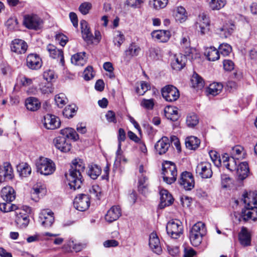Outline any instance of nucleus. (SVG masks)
<instances>
[{"mask_svg":"<svg viewBox=\"0 0 257 257\" xmlns=\"http://www.w3.org/2000/svg\"><path fill=\"white\" fill-rule=\"evenodd\" d=\"M192 87L197 89H201L204 85L203 79L197 73H194L191 79Z\"/></svg>","mask_w":257,"mask_h":257,"instance_id":"58836bf2","label":"nucleus"},{"mask_svg":"<svg viewBox=\"0 0 257 257\" xmlns=\"http://www.w3.org/2000/svg\"><path fill=\"white\" fill-rule=\"evenodd\" d=\"M36 165L37 171L45 176L52 174L56 170L54 162L47 158L40 157Z\"/></svg>","mask_w":257,"mask_h":257,"instance_id":"7ed1b4c3","label":"nucleus"},{"mask_svg":"<svg viewBox=\"0 0 257 257\" xmlns=\"http://www.w3.org/2000/svg\"><path fill=\"white\" fill-rule=\"evenodd\" d=\"M141 105L147 109H152L154 106V100L153 99H143L141 103Z\"/></svg>","mask_w":257,"mask_h":257,"instance_id":"0e129e2a","label":"nucleus"},{"mask_svg":"<svg viewBox=\"0 0 257 257\" xmlns=\"http://www.w3.org/2000/svg\"><path fill=\"white\" fill-rule=\"evenodd\" d=\"M90 198L88 195L80 194L75 198L73 201L74 207L80 211L86 210L90 206Z\"/></svg>","mask_w":257,"mask_h":257,"instance_id":"1a4fd4ad","label":"nucleus"},{"mask_svg":"<svg viewBox=\"0 0 257 257\" xmlns=\"http://www.w3.org/2000/svg\"><path fill=\"white\" fill-rule=\"evenodd\" d=\"M160 193L161 197L159 206L161 208H164L173 203L174 199L172 195L167 190H162Z\"/></svg>","mask_w":257,"mask_h":257,"instance_id":"393cba45","label":"nucleus"},{"mask_svg":"<svg viewBox=\"0 0 257 257\" xmlns=\"http://www.w3.org/2000/svg\"><path fill=\"white\" fill-rule=\"evenodd\" d=\"M241 201L244 204L245 209H248L257 205V193L245 192L242 195Z\"/></svg>","mask_w":257,"mask_h":257,"instance_id":"4468645a","label":"nucleus"},{"mask_svg":"<svg viewBox=\"0 0 257 257\" xmlns=\"http://www.w3.org/2000/svg\"><path fill=\"white\" fill-rule=\"evenodd\" d=\"M148 177L147 175L143 174L139 176L138 190L142 194L146 195L148 192Z\"/></svg>","mask_w":257,"mask_h":257,"instance_id":"7c9ffc66","label":"nucleus"},{"mask_svg":"<svg viewBox=\"0 0 257 257\" xmlns=\"http://www.w3.org/2000/svg\"><path fill=\"white\" fill-rule=\"evenodd\" d=\"M53 143L56 148L63 152L69 151L71 148L70 143L65 137H57L54 140Z\"/></svg>","mask_w":257,"mask_h":257,"instance_id":"412c9836","label":"nucleus"},{"mask_svg":"<svg viewBox=\"0 0 257 257\" xmlns=\"http://www.w3.org/2000/svg\"><path fill=\"white\" fill-rule=\"evenodd\" d=\"M42 24L43 20L36 14H28L24 16L23 25L29 29L39 30Z\"/></svg>","mask_w":257,"mask_h":257,"instance_id":"0eeeda50","label":"nucleus"},{"mask_svg":"<svg viewBox=\"0 0 257 257\" xmlns=\"http://www.w3.org/2000/svg\"><path fill=\"white\" fill-rule=\"evenodd\" d=\"M236 170L239 178L241 180H243L247 176L249 173L247 163L246 162L240 163L237 167Z\"/></svg>","mask_w":257,"mask_h":257,"instance_id":"72a5a7b5","label":"nucleus"},{"mask_svg":"<svg viewBox=\"0 0 257 257\" xmlns=\"http://www.w3.org/2000/svg\"><path fill=\"white\" fill-rule=\"evenodd\" d=\"M124 41V36L119 31H117L113 38V43L117 47H120Z\"/></svg>","mask_w":257,"mask_h":257,"instance_id":"13d9d810","label":"nucleus"},{"mask_svg":"<svg viewBox=\"0 0 257 257\" xmlns=\"http://www.w3.org/2000/svg\"><path fill=\"white\" fill-rule=\"evenodd\" d=\"M152 36L153 38L160 42H167L171 36L170 32L167 30H158L152 32Z\"/></svg>","mask_w":257,"mask_h":257,"instance_id":"c756f323","label":"nucleus"},{"mask_svg":"<svg viewBox=\"0 0 257 257\" xmlns=\"http://www.w3.org/2000/svg\"><path fill=\"white\" fill-rule=\"evenodd\" d=\"M153 7L156 10H160L166 7L168 0H153Z\"/></svg>","mask_w":257,"mask_h":257,"instance_id":"680f3d73","label":"nucleus"},{"mask_svg":"<svg viewBox=\"0 0 257 257\" xmlns=\"http://www.w3.org/2000/svg\"><path fill=\"white\" fill-rule=\"evenodd\" d=\"M1 197L7 202H12L16 197L14 189L11 186H6L1 190Z\"/></svg>","mask_w":257,"mask_h":257,"instance_id":"c85d7f7f","label":"nucleus"},{"mask_svg":"<svg viewBox=\"0 0 257 257\" xmlns=\"http://www.w3.org/2000/svg\"><path fill=\"white\" fill-rule=\"evenodd\" d=\"M7 202V203H2L0 204V210L4 212H8L11 211H16L19 208L15 205Z\"/></svg>","mask_w":257,"mask_h":257,"instance_id":"864d4df0","label":"nucleus"},{"mask_svg":"<svg viewBox=\"0 0 257 257\" xmlns=\"http://www.w3.org/2000/svg\"><path fill=\"white\" fill-rule=\"evenodd\" d=\"M121 215V208L119 206H112L107 212L105 216V220L111 223L116 220Z\"/></svg>","mask_w":257,"mask_h":257,"instance_id":"6ab92c4d","label":"nucleus"},{"mask_svg":"<svg viewBox=\"0 0 257 257\" xmlns=\"http://www.w3.org/2000/svg\"><path fill=\"white\" fill-rule=\"evenodd\" d=\"M85 52L78 53L73 55L71 57V62L73 64L78 66H83L86 62Z\"/></svg>","mask_w":257,"mask_h":257,"instance_id":"e433bc0d","label":"nucleus"},{"mask_svg":"<svg viewBox=\"0 0 257 257\" xmlns=\"http://www.w3.org/2000/svg\"><path fill=\"white\" fill-rule=\"evenodd\" d=\"M210 20L209 17L204 13L199 15L196 23V28L201 35H204L209 30Z\"/></svg>","mask_w":257,"mask_h":257,"instance_id":"f8f14e48","label":"nucleus"},{"mask_svg":"<svg viewBox=\"0 0 257 257\" xmlns=\"http://www.w3.org/2000/svg\"><path fill=\"white\" fill-rule=\"evenodd\" d=\"M149 246L154 252L157 254L161 253L162 249L160 244V241L155 232H152L150 235Z\"/></svg>","mask_w":257,"mask_h":257,"instance_id":"aec40b11","label":"nucleus"},{"mask_svg":"<svg viewBox=\"0 0 257 257\" xmlns=\"http://www.w3.org/2000/svg\"><path fill=\"white\" fill-rule=\"evenodd\" d=\"M150 88V85L146 82H142L140 87H138L136 89L137 92L141 95H143Z\"/></svg>","mask_w":257,"mask_h":257,"instance_id":"e2e57ef3","label":"nucleus"},{"mask_svg":"<svg viewBox=\"0 0 257 257\" xmlns=\"http://www.w3.org/2000/svg\"><path fill=\"white\" fill-rule=\"evenodd\" d=\"M206 234L205 224L198 221L194 224L189 231V239L191 243L194 246H199L202 241V237Z\"/></svg>","mask_w":257,"mask_h":257,"instance_id":"f03ea898","label":"nucleus"},{"mask_svg":"<svg viewBox=\"0 0 257 257\" xmlns=\"http://www.w3.org/2000/svg\"><path fill=\"white\" fill-rule=\"evenodd\" d=\"M235 28L233 24L226 23L219 29L220 35L221 37L227 38L233 33Z\"/></svg>","mask_w":257,"mask_h":257,"instance_id":"ea45409f","label":"nucleus"},{"mask_svg":"<svg viewBox=\"0 0 257 257\" xmlns=\"http://www.w3.org/2000/svg\"><path fill=\"white\" fill-rule=\"evenodd\" d=\"M80 26L83 40L87 43H92L93 36L90 32L87 22L85 20H82L80 22Z\"/></svg>","mask_w":257,"mask_h":257,"instance_id":"b1692460","label":"nucleus"},{"mask_svg":"<svg viewBox=\"0 0 257 257\" xmlns=\"http://www.w3.org/2000/svg\"><path fill=\"white\" fill-rule=\"evenodd\" d=\"M163 180L168 184H171L176 180L177 171L176 165L171 162H166L163 167Z\"/></svg>","mask_w":257,"mask_h":257,"instance_id":"39448f33","label":"nucleus"},{"mask_svg":"<svg viewBox=\"0 0 257 257\" xmlns=\"http://www.w3.org/2000/svg\"><path fill=\"white\" fill-rule=\"evenodd\" d=\"M149 56L151 59L155 60L159 59L162 56L161 50L159 47H151L149 50Z\"/></svg>","mask_w":257,"mask_h":257,"instance_id":"09e8293b","label":"nucleus"},{"mask_svg":"<svg viewBox=\"0 0 257 257\" xmlns=\"http://www.w3.org/2000/svg\"><path fill=\"white\" fill-rule=\"evenodd\" d=\"M28 48L27 44L21 39H15L12 42L11 49L12 51L18 54H24Z\"/></svg>","mask_w":257,"mask_h":257,"instance_id":"a211bd4d","label":"nucleus"},{"mask_svg":"<svg viewBox=\"0 0 257 257\" xmlns=\"http://www.w3.org/2000/svg\"><path fill=\"white\" fill-rule=\"evenodd\" d=\"M164 111L166 117L173 121H175L179 118L178 112L176 107L168 106L165 108Z\"/></svg>","mask_w":257,"mask_h":257,"instance_id":"f704fd0d","label":"nucleus"},{"mask_svg":"<svg viewBox=\"0 0 257 257\" xmlns=\"http://www.w3.org/2000/svg\"><path fill=\"white\" fill-rule=\"evenodd\" d=\"M60 119L54 115L47 114L44 117V125L48 130H55L60 126Z\"/></svg>","mask_w":257,"mask_h":257,"instance_id":"f3484780","label":"nucleus"},{"mask_svg":"<svg viewBox=\"0 0 257 257\" xmlns=\"http://www.w3.org/2000/svg\"><path fill=\"white\" fill-rule=\"evenodd\" d=\"M170 147V141L166 137H162L155 145V149L159 155H162L167 152Z\"/></svg>","mask_w":257,"mask_h":257,"instance_id":"5701e85b","label":"nucleus"},{"mask_svg":"<svg viewBox=\"0 0 257 257\" xmlns=\"http://www.w3.org/2000/svg\"><path fill=\"white\" fill-rule=\"evenodd\" d=\"M168 234L173 238H178L183 233V227L182 222L178 219H172L166 225Z\"/></svg>","mask_w":257,"mask_h":257,"instance_id":"423d86ee","label":"nucleus"},{"mask_svg":"<svg viewBox=\"0 0 257 257\" xmlns=\"http://www.w3.org/2000/svg\"><path fill=\"white\" fill-rule=\"evenodd\" d=\"M180 45L182 48L184 49L185 54L188 57L193 59L192 54L193 52H195V50L190 47V41L189 36L187 35L183 36L180 40Z\"/></svg>","mask_w":257,"mask_h":257,"instance_id":"cd10ccee","label":"nucleus"},{"mask_svg":"<svg viewBox=\"0 0 257 257\" xmlns=\"http://www.w3.org/2000/svg\"><path fill=\"white\" fill-rule=\"evenodd\" d=\"M140 51L141 48L139 46L135 43H132L130 45L128 49L125 51V53L126 56L132 57L138 55Z\"/></svg>","mask_w":257,"mask_h":257,"instance_id":"49530a36","label":"nucleus"},{"mask_svg":"<svg viewBox=\"0 0 257 257\" xmlns=\"http://www.w3.org/2000/svg\"><path fill=\"white\" fill-rule=\"evenodd\" d=\"M239 240L243 246H246L250 244V235L246 228H242L241 232L239 234Z\"/></svg>","mask_w":257,"mask_h":257,"instance_id":"2f4dec72","label":"nucleus"},{"mask_svg":"<svg viewBox=\"0 0 257 257\" xmlns=\"http://www.w3.org/2000/svg\"><path fill=\"white\" fill-rule=\"evenodd\" d=\"M90 194L94 195L96 199H100L101 197V189L98 185H93L90 189Z\"/></svg>","mask_w":257,"mask_h":257,"instance_id":"774afa93","label":"nucleus"},{"mask_svg":"<svg viewBox=\"0 0 257 257\" xmlns=\"http://www.w3.org/2000/svg\"><path fill=\"white\" fill-rule=\"evenodd\" d=\"M241 219L246 221L249 219L253 221L257 220V205L253 206L248 209H244L242 210L241 214Z\"/></svg>","mask_w":257,"mask_h":257,"instance_id":"a878e982","label":"nucleus"},{"mask_svg":"<svg viewBox=\"0 0 257 257\" xmlns=\"http://www.w3.org/2000/svg\"><path fill=\"white\" fill-rule=\"evenodd\" d=\"M196 172L202 178H210L213 174L211 164L208 162H201L197 165Z\"/></svg>","mask_w":257,"mask_h":257,"instance_id":"9d476101","label":"nucleus"},{"mask_svg":"<svg viewBox=\"0 0 257 257\" xmlns=\"http://www.w3.org/2000/svg\"><path fill=\"white\" fill-rule=\"evenodd\" d=\"M236 159L234 157H230L229 161L225 164V167L230 171L236 170L237 167Z\"/></svg>","mask_w":257,"mask_h":257,"instance_id":"052dcab7","label":"nucleus"},{"mask_svg":"<svg viewBox=\"0 0 257 257\" xmlns=\"http://www.w3.org/2000/svg\"><path fill=\"white\" fill-rule=\"evenodd\" d=\"M199 122V118L194 113H189L186 117V124L189 127H194Z\"/></svg>","mask_w":257,"mask_h":257,"instance_id":"de8ad7c7","label":"nucleus"},{"mask_svg":"<svg viewBox=\"0 0 257 257\" xmlns=\"http://www.w3.org/2000/svg\"><path fill=\"white\" fill-rule=\"evenodd\" d=\"M218 49L219 54L226 56L231 52L232 48L229 44L223 43L220 45Z\"/></svg>","mask_w":257,"mask_h":257,"instance_id":"6e6d98bb","label":"nucleus"},{"mask_svg":"<svg viewBox=\"0 0 257 257\" xmlns=\"http://www.w3.org/2000/svg\"><path fill=\"white\" fill-rule=\"evenodd\" d=\"M47 50L49 52L50 56L53 59L60 58L62 65L64 64L63 52L61 50L57 49L55 46L49 44L47 46Z\"/></svg>","mask_w":257,"mask_h":257,"instance_id":"bb28decb","label":"nucleus"},{"mask_svg":"<svg viewBox=\"0 0 257 257\" xmlns=\"http://www.w3.org/2000/svg\"><path fill=\"white\" fill-rule=\"evenodd\" d=\"M162 95L167 101L173 102L179 97L180 93L178 89L172 85L165 86L162 89Z\"/></svg>","mask_w":257,"mask_h":257,"instance_id":"6e6552de","label":"nucleus"},{"mask_svg":"<svg viewBox=\"0 0 257 257\" xmlns=\"http://www.w3.org/2000/svg\"><path fill=\"white\" fill-rule=\"evenodd\" d=\"M45 188L43 186L38 184L35 185L31 192L32 199L35 201H37L40 194L42 195V194H45Z\"/></svg>","mask_w":257,"mask_h":257,"instance_id":"c03bdc74","label":"nucleus"},{"mask_svg":"<svg viewBox=\"0 0 257 257\" xmlns=\"http://www.w3.org/2000/svg\"><path fill=\"white\" fill-rule=\"evenodd\" d=\"M200 144V140L194 136H190L186 139V147L190 150H195Z\"/></svg>","mask_w":257,"mask_h":257,"instance_id":"a19ab883","label":"nucleus"},{"mask_svg":"<svg viewBox=\"0 0 257 257\" xmlns=\"http://www.w3.org/2000/svg\"><path fill=\"white\" fill-rule=\"evenodd\" d=\"M209 154L212 161L215 166H219L221 165V160L218 153L216 151H210L209 152Z\"/></svg>","mask_w":257,"mask_h":257,"instance_id":"bf43d9fd","label":"nucleus"},{"mask_svg":"<svg viewBox=\"0 0 257 257\" xmlns=\"http://www.w3.org/2000/svg\"><path fill=\"white\" fill-rule=\"evenodd\" d=\"M87 175L92 179L95 180L100 175L101 168L97 165L91 164L88 166Z\"/></svg>","mask_w":257,"mask_h":257,"instance_id":"c9c22d12","label":"nucleus"},{"mask_svg":"<svg viewBox=\"0 0 257 257\" xmlns=\"http://www.w3.org/2000/svg\"><path fill=\"white\" fill-rule=\"evenodd\" d=\"M179 183L186 190H191L194 187V180L191 173L185 171L182 173Z\"/></svg>","mask_w":257,"mask_h":257,"instance_id":"9b49d317","label":"nucleus"},{"mask_svg":"<svg viewBox=\"0 0 257 257\" xmlns=\"http://www.w3.org/2000/svg\"><path fill=\"white\" fill-rule=\"evenodd\" d=\"M175 19L176 21L182 23L186 21L187 15L185 9L182 7H177L175 10Z\"/></svg>","mask_w":257,"mask_h":257,"instance_id":"79ce46f5","label":"nucleus"},{"mask_svg":"<svg viewBox=\"0 0 257 257\" xmlns=\"http://www.w3.org/2000/svg\"><path fill=\"white\" fill-rule=\"evenodd\" d=\"M55 100L59 107H62L67 102V98L65 95L62 93L55 96Z\"/></svg>","mask_w":257,"mask_h":257,"instance_id":"4d7b16f0","label":"nucleus"},{"mask_svg":"<svg viewBox=\"0 0 257 257\" xmlns=\"http://www.w3.org/2000/svg\"><path fill=\"white\" fill-rule=\"evenodd\" d=\"M186 54L183 55L181 54L173 56L171 59V65L172 69L176 71L181 70L185 66L187 61Z\"/></svg>","mask_w":257,"mask_h":257,"instance_id":"dca6fc26","label":"nucleus"},{"mask_svg":"<svg viewBox=\"0 0 257 257\" xmlns=\"http://www.w3.org/2000/svg\"><path fill=\"white\" fill-rule=\"evenodd\" d=\"M39 218L41 224L46 228L50 227L54 221L53 213L51 211H42L40 214Z\"/></svg>","mask_w":257,"mask_h":257,"instance_id":"4be33fe9","label":"nucleus"},{"mask_svg":"<svg viewBox=\"0 0 257 257\" xmlns=\"http://www.w3.org/2000/svg\"><path fill=\"white\" fill-rule=\"evenodd\" d=\"M61 134L63 136V137H65L66 139H70L76 141L79 139L78 135L76 131L72 128H66L62 130H61Z\"/></svg>","mask_w":257,"mask_h":257,"instance_id":"37998d69","label":"nucleus"},{"mask_svg":"<svg viewBox=\"0 0 257 257\" xmlns=\"http://www.w3.org/2000/svg\"><path fill=\"white\" fill-rule=\"evenodd\" d=\"M84 164L81 160H75L72 162L69 173L65 174L68 185L71 189L75 190L81 187L83 180L81 173L84 171Z\"/></svg>","mask_w":257,"mask_h":257,"instance_id":"f257e3e1","label":"nucleus"},{"mask_svg":"<svg viewBox=\"0 0 257 257\" xmlns=\"http://www.w3.org/2000/svg\"><path fill=\"white\" fill-rule=\"evenodd\" d=\"M143 3V0H126L125 5L133 8H139Z\"/></svg>","mask_w":257,"mask_h":257,"instance_id":"69168bd1","label":"nucleus"},{"mask_svg":"<svg viewBox=\"0 0 257 257\" xmlns=\"http://www.w3.org/2000/svg\"><path fill=\"white\" fill-rule=\"evenodd\" d=\"M77 110V108L73 104L67 105L63 111V115L67 118L72 117Z\"/></svg>","mask_w":257,"mask_h":257,"instance_id":"603ef678","label":"nucleus"},{"mask_svg":"<svg viewBox=\"0 0 257 257\" xmlns=\"http://www.w3.org/2000/svg\"><path fill=\"white\" fill-rule=\"evenodd\" d=\"M14 176L13 169L10 163L5 162L0 166V183L7 180H12Z\"/></svg>","mask_w":257,"mask_h":257,"instance_id":"ddd939ff","label":"nucleus"},{"mask_svg":"<svg viewBox=\"0 0 257 257\" xmlns=\"http://www.w3.org/2000/svg\"><path fill=\"white\" fill-rule=\"evenodd\" d=\"M223 88L222 85L220 83H213L210 84L207 89V92L213 96L218 94Z\"/></svg>","mask_w":257,"mask_h":257,"instance_id":"a18cd8bd","label":"nucleus"},{"mask_svg":"<svg viewBox=\"0 0 257 257\" xmlns=\"http://www.w3.org/2000/svg\"><path fill=\"white\" fill-rule=\"evenodd\" d=\"M92 8V6L91 3L85 2L80 5L78 10L83 15H86L89 13Z\"/></svg>","mask_w":257,"mask_h":257,"instance_id":"5fc2aeb1","label":"nucleus"},{"mask_svg":"<svg viewBox=\"0 0 257 257\" xmlns=\"http://www.w3.org/2000/svg\"><path fill=\"white\" fill-rule=\"evenodd\" d=\"M40 104L39 100L34 97L28 98L25 101V105L27 108L32 111L37 110L40 108Z\"/></svg>","mask_w":257,"mask_h":257,"instance_id":"473e14b6","label":"nucleus"},{"mask_svg":"<svg viewBox=\"0 0 257 257\" xmlns=\"http://www.w3.org/2000/svg\"><path fill=\"white\" fill-rule=\"evenodd\" d=\"M94 77L93 68L91 66H88L84 71L83 77L86 80H89Z\"/></svg>","mask_w":257,"mask_h":257,"instance_id":"338daca9","label":"nucleus"},{"mask_svg":"<svg viewBox=\"0 0 257 257\" xmlns=\"http://www.w3.org/2000/svg\"><path fill=\"white\" fill-rule=\"evenodd\" d=\"M225 0H211L209 7L212 10H219L226 5Z\"/></svg>","mask_w":257,"mask_h":257,"instance_id":"3c124183","label":"nucleus"},{"mask_svg":"<svg viewBox=\"0 0 257 257\" xmlns=\"http://www.w3.org/2000/svg\"><path fill=\"white\" fill-rule=\"evenodd\" d=\"M205 55L209 61H214L219 58V51L214 47L207 48L205 51Z\"/></svg>","mask_w":257,"mask_h":257,"instance_id":"4c0bfd02","label":"nucleus"},{"mask_svg":"<svg viewBox=\"0 0 257 257\" xmlns=\"http://www.w3.org/2000/svg\"><path fill=\"white\" fill-rule=\"evenodd\" d=\"M27 67L32 70H38L42 65V61L40 56L36 53H31L28 55L26 59Z\"/></svg>","mask_w":257,"mask_h":257,"instance_id":"2eb2a0df","label":"nucleus"},{"mask_svg":"<svg viewBox=\"0 0 257 257\" xmlns=\"http://www.w3.org/2000/svg\"><path fill=\"white\" fill-rule=\"evenodd\" d=\"M31 211L30 207L23 206V208H19L15 211L16 218L15 222L17 227L21 229L26 228L30 222L28 213Z\"/></svg>","mask_w":257,"mask_h":257,"instance_id":"20e7f679","label":"nucleus"},{"mask_svg":"<svg viewBox=\"0 0 257 257\" xmlns=\"http://www.w3.org/2000/svg\"><path fill=\"white\" fill-rule=\"evenodd\" d=\"M18 171L22 177H26L31 173V168L27 163H22L18 167Z\"/></svg>","mask_w":257,"mask_h":257,"instance_id":"8fccbe9b","label":"nucleus"}]
</instances>
